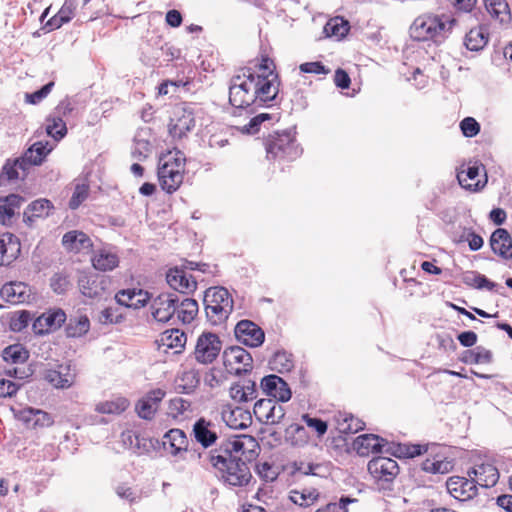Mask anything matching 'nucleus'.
<instances>
[{
    "label": "nucleus",
    "instance_id": "nucleus-22",
    "mask_svg": "<svg viewBox=\"0 0 512 512\" xmlns=\"http://www.w3.org/2000/svg\"><path fill=\"white\" fill-rule=\"evenodd\" d=\"M449 494L460 501H466L477 494V486L472 478L453 476L446 482Z\"/></svg>",
    "mask_w": 512,
    "mask_h": 512
},
{
    "label": "nucleus",
    "instance_id": "nucleus-55",
    "mask_svg": "<svg viewBox=\"0 0 512 512\" xmlns=\"http://www.w3.org/2000/svg\"><path fill=\"white\" fill-rule=\"evenodd\" d=\"M152 152V146L146 139L135 137L131 150L132 157L138 161H143L149 157Z\"/></svg>",
    "mask_w": 512,
    "mask_h": 512
},
{
    "label": "nucleus",
    "instance_id": "nucleus-15",
    "mask_svg": "<svg viewBox=\"0 0 512 512\" xmlns=\"http://www.w3.org/2000/svg\"><path fill=\"white\" fill-rule=\"evenodd\" d=\"M237 340L245 346L259 347L265 339L264 331L250 320H241L235 326Z\"/></svg>",
    "mask_w": 512,
    "mask_h": 512
},
{
    "label": "nucleus",
    "instance_id": "nucleus-40",
    "mask_svg": "<svg viewBox=\"0 0 512 512\" xmlns=\"http://www.w3.org/2000/svg\"><path fill=\"white\" fill-rule=\"evenodd\" d=\"M93 267L100 271L113 270L119 264V258L116 253L107 250H98L92 258Z\"/></svg>",
    "mask_w": 512,
    "mask_h": 512
},
{
    "label": "nucleus",
    "instance_id": "nucleus-30",
    "mask_svg": "<svg viewBox=\"0 0 512 512\" xmlns=\"http://www.w3.org/2000/svg\"><path fill=\"white\" fill-rule=\"evenodd\" d=\"M52 149L48 141L35 142L26 150L23 157L17 159V164L40 165Z\"/></svg>",
    "mask_w": 512,
    "mask_h": 512
},
{
    "label": "nucleus",
    "instance_id": "nucleus-46",
    "mask_svg": "<svg viewBox=\"0 0 512 512\" xmlns=\"http://www.w3.org/2000/svg\"><path fill=\"white\" fill-rule=\"evenodd\" d=\"M128 406L129 401L126 398L118 397L97 403L95 411L101 414L119 415L124 412Z\"/></svg>",
    "mask_w": 512,
    "mask_h": 512
},
{
    "label": "nucleus",
    "instance_id": "nucleus-57",
    "mask_svg": "<svg viewBox=\"0 0 512 512\" xmlns=\"http://www.w3.org/2000/svg\"><path fill=\"white\" fill-rule=\"evenodd\" d=\"M89 185L86 183H78L75 185L72 196L69 200V208L77 209L88 197Z\"/></svg>",
    "mask_w": 512,
    "mask_h": 512
},
{
    "label": "nucleus",
    "instance_id": "nucleus-39",
    "mask_svg": "<svg viewBox=\"0 0 512 512\" xmlns=\"http://www.w3.org/2000/svg\"><path fill=\"white\" fill-rule=\"evenodd\" d=\"M422 469L425 472L432 474H446L453 469V462L441 455L426 458L422 464Z\"/></svg>",
    "mask_w": 512,
    "mask_h": 512
},
{
    "label": "nucleus",
    "instance_id": "nucleus-35",
    "mask_svg": "<svg viewBox=\"0 0 512 512\" xmlns=\"http://www.w3.org/2000/svg\"><path fill=\"white\" fill-rule=\"evenodd\" d=\"M163 445L171 455L176 456L187 450L188 439L184 431L174 428L164 435Z\"/></svg>",
    "mask_w": 512,
    "mask_h": 512
},
{
    "label": "nucleus",
    "instance_id": "nucleus-5",
    "mask_svg": "<svg viewBox=\"0 0 512 512\" xmlns=\"http://www.w3.org/2000/svg\"><path fill=\"white\" fill-rule=\"evenodd\" d=\"M254 89L253 77L249 74L233 77L229 88V102L234 108V116H241L243 111L247 115L254 112L253 106H258Z\"/></svg>",
    "mask_w": 512,
    "mask_h": 512
},
{
    "label": "nucleus",
    "instance_id": "nucleus-53",
    "mask_svg": "<svg viewBox=\"0 0 512 512\" xmlns=\"http://www.w3.org/2000/svg\"><path fill=\"white\" fill-rule=\"evenodd\" d=\"M270 365L279 373L289 372L294 366L292 355L286 351H277L270 360Z\"/></svg>",
    "mask_w": 512,
    "mask_h": 512
},
{
    "label": "nucleus",
    "instance_id": "nucleus-64",
    "mask_svg": "<svg viewBox=\"0 0 512 512\" xmlns=\"http://www.w3.org/2000/svg\"><path fill=\"white\" fill-rule=\"evenodd\" d=\"M53 86L54 82H49L34 93H27L25 95L26 102L29 104H37L41 102L51 92Z\"/></svg>",
    "mask_w": 512,
    "mask_h": 512
},
{
    "label": "nucleus",
    "instance_id": "nucleus-2",
    "mask_svg": "<svg viewBox=\"0 0 512 512\" xmlns=\"http://www.w3.org/2000/svg\"><path fill=\"white\" fill-rule=\"evenodd\" d=\"M185 162L183 152L177 149L160 156L157 176L163 191L172 194L180 188L184 179Z\"/></svg>",
    "mask_w": 512,
    "mask_h": 512
},
{
    "label": "nucleus",
    "instance_id": "nucleus-33",
    "mask_svg": "<svg viewBox=\"0 0 512 512\" xmlns=\"http://www.w3.org/2000/svg\"><path fill=\"white\" fill-rule=\"evenodd\" d=\"M75 374L70 366H60L58 370L49 369L45 372V380L58 389H66L73 385Z\"/></svg>",
    "mask_w": 512,
    "mask_h": 512
},
{
    "label": "nucleus",
    "instance_id": "nucleus-38",
    "mask_svg": "<svg viewBox=\"0 0 512 512\" xmlns=\"http://www.w3.org/2000/svg\"><path fill=\"white\" fill-rule=\"evenodd\" d=\"M187 341L186 334L179 329H169L163 332L160 345L167 349H174L175 353L181 352Z\"/></svg>",
    "mask_w": 512,
    "mask_h": 512
},
{
    "label": "nucleus",
    "instance_id": "nucleus-32",
    "mask_svg": "<svg viewBox=\"0 0 512 512\" xmlns=\"http://www.w3.org/2000/svg\"><path fill=\"white\" fill-rule=\"evenodd\" d=\"M62 244L67 251L75 253L89 250L92 247V241L89 236L78 230L65 233L62 238Z\"/></svg>",
    "mask_w": 512,
    "mask_h": 512
},
{
    "label": "nucleus",
    "instance_id": "nucleus-60",
    "mask_svg": "<svg viewBox=\"0 0 512 512\" xmlns=\"http://www.w3.org/2000/svg\"><path fill=\"white\" fill-rule=\"evenodd\" d=\"M460 129L465 137L472 138L480 132V124L473 117H466L460 122Z\"/></svg>",
    "mask_w": 512,
    "mask_h": 512
},
{
    "label": "nucleus",
    "instance_id": "nucleus-29",
    "mask_svg": "<svg viewBox=\"0 0 512 512\" xmlns=\"http://www.w3.org/2000/svg\"><path fill=\"white\" fill-rule=\"evenodd\" d=\"M20 242L16 236L5 233L0 236V266L10 265L20 253Z\"/></svg>",
    "mask_w": 512,
    "mask_h": 512
},
{
    "label": "nucleus",
    "instance_id": "nucleus-12",
    "mask_svg": "<svg viewBox=\"0 0 512 512\" xmlns=\"http://www.w3.org/2000/svg\"><path fill=\"white\" fill-rule=\"evenodd\" d=\"M178 302L179 297L174 293L159 294L151 303L153 318L162 323L170 321L176 315V304Z\"/></svg>",
    "mask_w": 512,
    "mask_h": 512
},
{
    "label": "nucleus",
    "instance_id": "nucleus-61",
    "mask_svg": "<svg viewBox=\"0 0 512 512\" xmlns=\"http://www.w3.org/2000/svg\"><path fill=\"white\" fill-rule=\"evenodd\" d=\"M302 421L309 427L316 431L319 437L323 436L328 429V425L320 418L310 417L308 414L302 416Z\"/></svg>",
    "mask_w": 512,
    "mask_h": 512
},
{
    "label": "nucleus",
    "instance_id": "nucleus-19",
    "mask_svg": "<svg viewBox=\"0 0 512 512\" xmlns=\"http://www.w3.org/2000/svg\"><path fill=\"white\" fill-rule=\"evenodd\" d=\"M14 415L30 429L50 427L54 424V419L48 412L33 407L20 409Z\"/></svg>",
    "mask_w": 512,
    "mask_h": 512
},
{
    "label": "nucleus",
    "instance_id": "nucleus-31",
    "mask_svg": "<svg viewBox=\"0 0 512 512\" xmlns=\"http://www.w3.org/2000/svg\"><path fill=\"white\" fill-rule=\"evenodd\" d=\"M78 287L83 296L91 299L101 297L105 289L103 280H99L97 276L87 273H82L79 276Z\"/></svg>",
    "mask_w": 512,
    "mask_h": 512
},
{
    "label": "nucleus",
    "instance_id": "nucleus-20",
    "mask_svg": "<svg viewBox=\"0 0 512 512\" xmlns=\"http://www.w3.org/2000/svg\"><path fill=\"white\" fill-rule=\"evenodd\" d=\"M193 436L203 448H209L218 440V426L212 420L201 417L195 421L192 428Z\"/></svg>",
    "mask_w": 512,
    "mask_h": 512
},
{
    "label": "nucleus",
    "instance_id": "nucleus-11",
    "mask_svg": "<svg viewBox=\"0 0 512 512\" xmlns=\"http://www.w3.org/2000/svg\"><path fill=\"white\" fill-rule=\"evenodd\" d=\"M224 365L230 373L241 374L252 369L253 358L240 346H232L223 352Z\"/></svg>",
    "mask_w": 512,
    "mask_h": 512
},
{
    "label": "nucleus",
    "instance_id": "nucleus-42",
    "mask_svg": "<svg viewBox=\"0 0 512 512\" xmlns=\"http://www.w3.org/2000/svg\"><path fill=\"white\" fill-rule=\"evenodd\" d=\"M486 10L495 19L502 24H507L511 20L509 5L506 0H484Z\"/></svg>",
    "mask_w": 512,
    "mask_h": 512
},
{
    "label": "nucleus",
    "instance_id": "nucleus-3",
    "mask_svg": "<svg viewBox=\"0 0 512 512\" xmlns=\"http://www.w3.org/2000/svg\"><path fill=\"white\" fill-rule=\"evenodd\" d=\"M257 73L247 70L249 76L253 77L255 84L254 94L258 106L273 101L279 92V76L275 72V65L271 59L263 56L261 62L256 65Z\"/></svg>",
    "mask_w": 512,
    "mask_h": 512
},
{
    "label": "nucleus",
    "instance_id": "nucleus-51",
    "mask_svg": "<svg viewBox=\"0 0 512 512\" xmlns=\"http://www.w3.org/2000/svg\"><path fill=\"white\" fill-rule=\"evenodd\" d=\"M493 360V354L490 350L482 346H477L473 350L465 352L463 361L465 363L474 364H490Z\"/></svg>",
    "mask_w": 512,
    "mask_h": 512
},
{
    "label": "nucleus",
    "instance_id": "nucleus-49",
    "mask_svg": "<svg viewBox=\"0 0 512 512\" xmlns=\"http://www.w3.org/2000/svg\"><path fill=\"white\" fill-rule=\"evenodd\" d=\"M462 281L465 285L474 287L476 289H487L492 291L497 287L496 283L490 281L486 276L476 271L465 272L462 276Z\"/></svg>",
    "mask_w": 512,
    "mask_h": 512
},
{
    "label": "nucleus",
    "instance_id": "nucleus-45",
    "mask_svg": "<svg viewBox=\"0 0 512 512\" xmlns=\"http://www.w3.org/2000/svg\"><path fill=\"white\" fill-rule=\"evenodd\" d=\"M337 429L341 433H356L363 429L364 422L355 418L352 414L339 412L335 416Z\"/></svg>",
    "mask_w": 512,
    "mask_h": 512
},
{
    "label": "nucleus",
    "instance_id": "nucleus-34",
    "mask_svg": "<svg viewBox=\"0 0 512 512\" xmlns=\"http://www.w3.org/2000/svg\"><path fill=\"white\" fill-rule=\"evenodd\" d=\"M24 198L17 194L0 197V224L9 225L17 210L20 209Z\"/></svg>",
    "mask_w": 512,
    "mask_h": 512
},
{
    "label": "nucleus",
    "instance_id": "nucleus-44",
    "mask_svg": "<svg viewBox=\"0 0 512 512\" xmlns=\"http://www.w3.org/2000/svg\"><path fill=\"white\" fill-rule=\"evenodd\" d=\"M198 313V303L192 298L179 299L176 304V317L183 323H190Z\"/></svg>",
    "mask_w": 512,
    "mask_h": 512
},
{
    "label": "nucleus",
    "instance_id": "nucleus-56",
    "mask_svg": "<svg viewBox=\"0 0 512 512\" xmlns=\"http://www.w3.org/2000/svg\"><path fill=\"white\" fill-rule=\"evenodd\" d=\"M71 286L70 278L68 274L64 272H57L50 278V287L56 294L66 293Z\"/></svg>",
    "mask_w": 512,
    "mask_h": 512
},
{
    "label": "nucleus",
    "instance_id": "nucleus-26",
    "mask_svg": "<svg viewBox=\"0 0 512 512\" xmlns=\"http://www.w3.org/2000/svg\"><path fill=\"white\" fill-rule=\"evenodd\" d=\"M468 475L475 481V484L484 488L494 486L499 479L497 468L489 463L476 465L468 472Z\"/></svg>",
    "mask_w": 512,
    "mask_h": 512
},
{
    "label": "nucleus",
    "instance_id": "nucleus-48",
    "mask_svg": "<svg viewBox=\"0 0 512 512\" xmlns=\"http://www.w3.org/2000/svg\"><path fill=\"white\" fill-rule=\"evenodd\" d=\"M199 384V377L194 370L182 372L176 379V390L181 394H191Z\"/></svg>",
    "mask_w": 512,
    "mask_h": 512
},
{
    "label": "nucleus",
    "instance_id": "nucleus-21",
    "mask_svg": "<svg viewBox=\"0 0 512 512\" xmlns=\"http://www.w3.org/2000/svg\"><path fill=\"white\" fill-rule=\"evenodd\" d=\"M260 386L267 396L280 402H287L291 399L292 393L288 384L277 375L271 374L263 377Z\"/></svg>",
    "mask_w": 512,
    "mask_h": 512
},
{
    "label": "nucleus",
    "instance_id": "nucleus-62",
    "mask_svg": "<svg viewBox=\"0 0 512 512\" xmlns=\"http://www.w3.org/2000/svg\"><path fill=\"white\" fill-rule=\"evenodd\" d=\"M19 169H21L24 172L27 169V164H17V159L14 161L13 164L7 163L3 167L1 178H5L8 181L16 180L19 178Z\"/></svg>",
    "mask_w": 512,
    "mask_h": 512
},
{
    "label": "nucleus",
    "instance_id": "nucleus-13",
    "mask_svg": "<svg viewBox=\"0 0 512 512\" xmlns=\"http://www.w3.org/2000/svg\"><path fill=\"white\" fill-rule=\"evenodd\" d=\"M459 184L465 189L476 190L486 183L487 175L485 167L478 161L469 162L457 173Z\"/></svg>",
    "mask_w": 512,
    "mask_h": 512
},
{
    "label": "nucleus",
    "instance_id": "nucleus-52",
    "mask_svg": "<svg viewBox=\"0 0 512 512\" xmlns=\"http://www.w3.org/2000/svg\"><path fill=\"white\" fill-rule=\"evenodd\" d=\"M319 493L315 489L291 490L290 500L301 507H309L318 499Z\"/></svg>",
    "mask_w": 512,
    "mask_h": 512
},
{
    "label": "nucleus",
    "instance_id": "nucleus-28",
    "mask_svg": "<svg viewBox=\"0 0 512 512\" xmlns=\"http://www.w3.org/2000/svg\"><path fill=\"white\" fill-rule=\"evenodd\" d=\"M387 444L377 435L363 434L354 440L353 447L360 456H367L370 453L382 452Z\"/></svg>",
    "mask_w": 512,
    "mask_h": 512
},
{
    "label": "nucleus",
    "instance_id": "nucleus-63",
    "mask_svg": "<svg viewBox=\"0 0 512 512\" xmlns=\"http://www.w3.org/2000/svg\"><path fill=\"white\" fill-rule=\"evenodd\" d=\"M325 31L336 37H343L348 32V24L342 19H334L328 22L325 26Z\"/></svg>",
    "mask_w": 512,
    "mask_h": 512
},
{
    "label": "nucleus",
    "instance_id": "nucleus-36",
    "mask_svg": "<svg viewBox=\"0 0 512 512\" xmlns=\"http://www.w3.org/2000/svg\"><path fill=\"white\" fill-rule=\"evenodd\" d=\"M28 287L23 282H10L3 285L0 294L7 302L17 304L28 298Z\"/></svg>",
    "mask_w": 512,
    "mask_h": 512
},
{
    "label": "nucleus",
    "instance_id": "nucleus-50",
    "mask_svg": "<svg viewBox=\"0 0 512 512\" xmlns=\"http://www.w3.org/2000/svg\"><path fill=\"white\" fill-rule=\"evenodd\" d=\"M4 361L12 364H22L29 358V352L21 344H13L2 352Z\"/></svg>",
    "mask_w": 512,
    "mask_h": 512
},
{
    "label": "nucleus",
    "instance_id": "nucleus-17",
    "mask_svg": "<svg viewBox=\"0 0 512 512\" xmlns=\"http://www.w3.org/2000/svg\"><path fill=\"white\" fill-rule=\"evenodd\" d=\"M368 471L376 480L390 482L399 473V466L394 459L379 456L369 461Z\"/></svg>",
    "mask_w": 512,
    "mask_h": 512
},
{
    "label": "nucleus",
    "instance_id": "nucleus-4",
    "mask_svg": "<svg viewBox=\"0 0 512 512\" xmlns=\"http://www.w3.org/2000/svg\"><path fill=\"white\" fill-rule=\"evenodd\" d=\"M203 304L207 320L215 326L226 322L234 306L229 291L220 286L210 287L205 291Z\"/></svg>",
    "mask_w": 512,
    "mask_h": 512
},
{
    "label": "nucleus",
    "instance_id": "nucleus-14",
    "mask_svg": "<svg viewBox=\"0 0 512 512\" xmlns=\"http://www.w3.org/2000/svg\"><path fill=\"white\" fill-rule=\"evenodd\" d=\"M256 418L267 425L279 424L285 416V409L272 399L258 400L253 409Z\"/></svg>",
    "mask_w": 512,
    "mask_h": 512
},
{
    "label": "nucleus",
    "instance_id": "nucleus-10",
    "mask_svg": "<svg viewBox=\"0 0 512 512\" xmlns=\"http://www.w3.org/2000/svg\"><path fill=\"white\" fill-rule=\"evenodd\" d=\"M222 349V342L218 335L212 332H203L199 335L194 356L197 362L201 364H211L216 360Z\"/></svg>",
    "mask_w": 512,
    "mask_h": 512
},
{
    "label": "nucleus",
    "instance_id": "nucleus-16",
    "mask_svg": "<svg viewBox=\"0 0 512 512\" xmlns=\"http://www.w3.org/2000/svg\"><path fill=\"white\" fill-rule=\"evenodd\" d=\"M221 418L228 427L235 430L247 429L252 424V415L249 410L230 404L222 406Z\"/></svg>",
    "mask_w": 512,
    "mask_h": 512
},
{
    "label": "nucleus",
    "instance_id": "nucleus-24",
    "mask_svg": "<svg viewBox=\"0 0 512 512\" xmlns=\"http://www.w3.org/2000/svg\"><path fill=\"white\" fill-rule=\"evenodd\" d=\"M165 396V391L155 389L146 394L145 397L140 399L136 404V411L140 418L151 420Z\"/></svg>",
    "mask_w": 512,
    "mask_h": 512
},
{
    "label": "nucleus",
    "instance_id": "nucleus-41",
    "mask_svg": "<svg viewBox=\"0 0 512 512\" xmlns=\"http://www.w3.org/2000/svg\"><path fill=\"white\" fill-rule=\"evenodd\" d=\"M488 42L487 29L484 26L472 28L465 36L464 44L470 51L482 50Z\"/></svg>",
    "mask_w": 512,
    "mask_h": 512
},
{
    "label": "nucleus",
    "instance_id": "nucleus-25",
    "mask_svg": "<svg viewBox=\"0 0 512 512\" xmlns=\"http://www.w3.org/2000/svg\"><path fill=\"white\" fill-rule=\"evenodd\" d=\"M115 300L127 308L140 309L149 302L150 295L142 289H123L115 295Z\"/></svg>",
    "mask_w": 512,
    "mask_h": 512
},
{
    "label": "nucleus",
    "instance_id": "nucleus-8",
    "mask_svg": "<svg viewBox=\"0 0 512 512\" xmlns=\"http://www.w3.org/2000/svg\"><path fill=\"white\" fill-rule=\"evenodd\" d=\"M265 147L268 159L294 160L302 151L290 131L270 135Z\"/></svg>",
    "mask_w": 512,
    "mask_h": 512
},
{
    "label": "nucleus",
    "instance_id": "nucleus-1",
    "mask_svg": "<svg viewBox=\"0 0 512 512\" xmlns=\"http://www.w3.org/2000/svg\"><path fill=\"white\" fill-rule=\"evenodd\" d=\"M202 462H208L221 473L223 480L231 486H245L252 479L250 468L245 460L225 456L217 451L199 453Z\"/></svg>",
    "mask_w": 512,
    "mask_h": 512
},
{
    "label": "nucleus",
    "instance_id": "nucleus-58",
    "mask_svg": "<svg viewBox=\"0 0 512 512\" xmlns=\"http://www.w3.org/2000/svg\"><path fill=\"white\" fill-rule=\"evenodd\" d=\"M271 119H272L271 114L264 113V112L259 113V114L255 115L254 117H252L247 124L239 127V130L242 133L249 134V135L256 134L259 131L260 125L263 122L271 120Z\"/></svg>",
    "mask_w": 512,
    "mask_h": 512
},
{
    "label": "nucleus",
    "instance_id": "nucleus-47",
    "mask_svg": "<svg viewBox=\"0 0 512 512\" xmlns=\"http://www.w3.org/2000/svg\"><path fill=\"white\" fill-rule=\"evenodd\" d=\"M90 329V320L86 315H79L73 318H70L67 326H66V334L71 338L82 337Z\"/></svg>",
    "mask_w": 512,
    "mask_h": 512
},
{
    "label": "nucleus",
    "instance_id": "nucleus-9",
    "mask_svg": "<svg viewBox=\"0 0 512 512\" xmlns=\"http://www.w3.org/2000/svg\"><path fill=\"white\" fill-rule=\"evenodd\" d=\"M200 108L194 103H180L173 109L169 124V133L175 139L183 138L196 124Z\"/></svg>",
    "mask_w": 512,
    "mask_h": 512
},
{
    "label": "nucleus",
    "instance_id": "nucleus-6",
    "mask_svg": "<svg viewBox=\"0 0 512 512\" xmlns=\"http://www.w3.org/2000/svg\"><path fill=\"white\" fill-rule=\"evenodd\" d=\"M453 24L454 20L445 15L420 16L411 26V35L419 41L428 39L439 41L451 31Z\"/></svg>",
    "mask_w": 512,
    "mask_h": 512
},
{
    "label": "nucleus",
    "instance_id": "nucleus-59",
    "mask_svg": "<svg viewBox=\"0 0 512 512\" xmlns=\"http://www.w3.org/2000/svg\"><path fill=\"white\" fill-rule=\"evenodd\" d=\"M355 501L356 499L350 497H341L338 502L328 503L316 512H348L347 505Z\"/></svg>",
    "mask_w": 512,
    "mask_h": 512
},
{
    "label": "nucleus",
    "instance_id": "nucleus-18",
    "mask_svg": "<svg viewBox=\"0 0 512 512\" xmlns=\"http://www.w3.org/2000/svg\"><path fill=\"white\" fill-rule=\"evenodd\" d=\"M66 321V313L60 308L50 309L33 322V330L36 334L43 335L55 331Z\"/></svg>",
    "mask_w": 512,
    "mask_h": 512
},
{
    "label": "nucleus",
    "instance_id": "nucleus-43",
    "mask_svg": "<svg viewBox=\"0 0 512 512\" xmlns=\"http://www.w3.org/2000/svg\"><path fill=\"white\" fill-rule=\"evenodd\" d=\"M77 3L75 0H66L58 13L47 22V26L51 30L60 28L63 24L69 22L76 10Z\"/></svg>",
    "mask_w": 512,
    "mask_h": 512
},
{
    "label": "nucleus",
    "instance_id": "nucleus-54",
    "mask_svg": "<svg viewBox=\"0 0 512 512\" xmlns=\"http://www.w3.org/2000/svg\"><path fill=\"white\" fill-rule=\"evenodd\" d=\"M46 132L56 141L62 139L66 133V124L61 117L51 116L47 118Z\"/></svg>",
    "mask_w": 512,
    "mask_h": 512
},
{
    "label": "nucleus",
    "instance_id": "nucleus-27",
    "mask_svg": "<svg viewBox=\"0 0 512 512\" xmlns=\"http://www.w3.org/2000/svg\"><path fill=\"white\" fill-rule=\"evenodd\" d=\"M492 251L505 260L512 259V237L506 229L497 228L490 237Z\"/></svg>",
    "mask_w": 512,
    "mask_h": 512
},
{
    "label": "nucleus",
    "instance_id": "nucleus-23",
    "mask_svg": "<svg viewBox=\"0 0 512 512\" xmlns=\"http://www.w3.org/2000/svg\"><path fill=\"white\" fill-rule=\"evenodd\" d=\"M166 281L172 289L184 294L192 292L197 288V281L192 275L179 267L168 270Z\"/></svg>",
    "mask_w": 512,
    "mask_h": 512
},
{
    "label": "nucleus",
    "instance_id": "nucleus-37",
    "mask_svg": "<svg viewBox=\"0 0 512 512\" xmlns=\"http://www.w3.org/2000/svg\"><path fill=\"white\" fill-rule=\"evenodd\" d=\"M53 204L47 199H38L28 205L24 212V222L32 225L35 218H45L50 215Z\"/></svg>",
    "mask_w": 512,
    "mask_h": 512
},
{
    "label": "nucleus",
    "instance_id": "nucleus-7",
    "mask_svg": "<svg viewBox=\"0 0 512 512\" xmlns=\"http://www.w3.org/2000/svg\"><path fill=\"white\" fill-rule=\"evenodd\" d=\"M258 449L259 445L253 436L242 434L223 440L219 447L212 451L251 462L257 457Z\"/></svg>",
    "mask_w": 512,
    "mask_h": 512
}]
</instances>
